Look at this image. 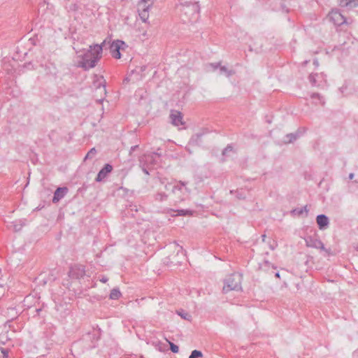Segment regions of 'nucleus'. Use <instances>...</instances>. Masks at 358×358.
Returning <instances> with one entry per match:
<instances>
[{
  "label": "nucleus",
  "mask_w": 358,
  "mask_h": 358,
  "mask_svg": "<svg viewBox=\"0 0 358 358\" xmlns=\"http://www.w3.org/2000/svg\"><path fill=\"white\" fill-rule=\"evenodd\" d=\"M67 192H68V188L66 187L57 188V189L55 190V192L54 193V196H53V199H52V202L54 203H57L62 198L64 197V196L66 195V194Z\"/></svg>",
  "instance_id": "obj_13"
},
{
  "label": "nucleus",
  "mask_w": 358,
  "mask_h": 358,
  "mask_svg": "<svg viewBox=\"0 0 358 358\" xmlns=\"http://www.w3.org/2000/svg\"><path fill=\"white\" fill-rule=\"evenodd\" d=\"M139 166L141 168L143 173H145L146 175H150L148 170L150 168L149 166L146 165L145 163H143V160H139Z\"/></svg>",
  "instance_id": "obj_26"
},
{
  "label": "nucleus",
  "mask_w": 358,
  "mask_h": 358,
  "mask_svg": "<svg viewBox=\"0 0 358 358\" xmlns=\"http://www.w3.org/2000/svg\"><path fill=\"white\" fill-rule=\"evenodd\" d=\"M340 6L349 9L358 7V0H340Z\"/></svg>",
  "instance_id": "obj_15"
},
{
  "label": "nucleus",
  "mask_w": 358,
  "mask_h": 358,
  "mask_svg": "<svg viewBox=\"0 0 358 358\" xmlns=\"http://www.w3.org/2000/svg\"><path fill=\"white\" fill-rule=\"evenodd\" d=\"M275 276L276 278H280V273H279V272H276V273H275Z\"/></svg>",
  "instance_id": "obj_42"
},
{
  "label": "nucleus",
  "mask_w": 358,
  "mask_h": 358,
  "mask_svg": "<svg viewBox=\"0 0 358 358\" xmlns=\"http://www.w3.org/2000/svg\"><path fill=\"white\" fill-rule=\"evenodd\" d=\"M203 357V353L200 350H194L192 351L189 358H201Z\"/></svg>",
  "instance_id": "obj_25"
},
{
  "label": "nucleus",
  "mask_w": 358,
  "mask_h": 358,
  "mask_svg": "<svg viewBox=\"0 0 358 358\" xmlns=\"http://www.w3.org/2000/svg\"><path fill=\"white\" fill-rule=\"evenodd\" d=\"M308 211H309V209L308 208V206L306 205L302 208H296L293 209L291 211V213L293 215H295L301 216L303 214V213H306L305 216L307 217Z\"/></svg>",
  "instance_id": "obj_18"
},
{
  "label": "nucleus",
  "mask_w": 358,
  "mask_h": 358,
  "mask_svg": "<svg viewBox=\"0 0 358 358\" xmlns=\"http://www.w3.org/2000/svg\"><path fill=\"white\" fill-rule=\"evenodd\" d=\"M55 279V277H54V278H49V280H54Z\"/></svg>",
  "instance_id": "obj_46"
},
{
  "label": "nucleus",
  "mask_w": 358,
  "mask_h": 358,
  "mask_svg": "<svg viewBox=\"0 0 358 358\" xmlns=\"http://www.w3.org/2000/svg\"><path fill=\"white\" fill-rule=\"evenodd\" d=\"M156 154L157 152L147 153L140 157L139 160H143V163L146 165H155L157 164Z\"/></svg>",
  "instance_id": "obj_12"
},
{
  "label": "nucleus",
  "mask_w": 358,
  "mask_h": 358,
  "mask_svg": "<svg viewBox=\"0 0 358 358\" xmlns=\"http://www.w3.org/2000/svg\"><path fill=\"white\" fill-rule=\"evenodd\" d=\"M210 66L213 68V70H216L218 68H220V62L217 63H211L210 64Z\"/></svg>",
  "instance_id": "obj_33"
},
{
  "label": "nucleus",
  "mask_w": 358,
  "mask_h": 358,
  "mask_svg": "<svg viewBox=\"0 0 358 358\" xmlns=\"http://www.w3.org/2000/svg\"><path fill=\"white\" fill-rule=\"evenodd\" d=\"M85 275L84 266L81 265H75L70 268L69 275L71 278L80 279Z\"/></svg>",
  "instance_id": "obj_7"
},
{
  "label": "nucleus",
  "mask_w": 358,
  "mask_h": 358,
  "mask_svg": "<svg viewBox=\"0 0 358 358\" xmlns=\"http://www.w3.org/2000/svg\"><path fill=\"white\" fill-rule=\"evenodd\" d=\"M101 80H103V83L100 82L97 84L96 85V88H99L101 86H102L103 87V90H105V80H103V76H101L100 78Z\"/></svg>",
  "instance_id": "obj_35"
},
{
  "label": "nucleus",
  "mask_w": 358,
  "mask_h": 358,
  "mask_svg": "<svg viewBox=\"0 0 358 358\" xmlns=\"http://www.w3.org/2000/svg\"><path fill=\"white\" fill-rule=\"evenodd\" d=\"M122 294L118 288H113L110 293V299L113 300L118 299Z\"/></svg>",
  "instance_id": "obj_23"
},
{
  "label": "nucleus",
  "mask_w": 358,
  "mask_h": 358,
  "mask_svg": "<svg viewBox=\"0 0 358 358\" xmlns=\"http://www.w3.org/2000/svg\"><path fill=\"white\" fill-rule=\"evenodd\" d=\"M97 82H99V80H96V82H94V85H95L96 86L97 85H96V83Z\"/></svg>",
  "instance_id": "obj_47"
},
{
  "label": "nucleus",
  "mask_w": 358,
  "mask_h": 358,
  "mask_svg": "<svg viewBox=\"0 0 358 358\" xmlns=\"http://www.w3.org/2000/svg\"><path fill=\"white\" fill-rule=\"evenodd\" d=\"M269 266H271L273 269H276V266L270 263L268 260H264V263L261 265V268L266 270Z\"/></svg>",
  "instance_id": "obj_27"
},
{
  "label": "nucleus",
  "mask_w": 358,
  "mask_h": 358,
  "mask_svg": "<svg viewBox=\"0 0 358 358\" xmlns=\"http://www.w3.org/2000/svg\"><path fill=\"white\" fill-rule=\"evenodd\" d=\"M323 76L319 73H310L308 76V80L312 86H319V80L322 78Z\"/></svg>",
  "instance_id": "obj_17"
},
{
  "label": "nucleus",
  "mask_w": 358,
  "mask_h": 358,
  "mask_svg": "<svg viewBox=\"0 0 358 358\" xmlns=\"http://www.w3.org/2000/svg\"><path fill=\"white\" fill-rule=\"evenodd\" d=\"M357 250H358V248H357Z\"/></svg>",
  "instance_id": "obj_49"
},
{
  "label": "nucleus",
  "mask_w": 358,
  "mask_h": 358,
  "mask_svg": "<svg viewBox=\"0 0 358 358\" xmlns=\"http://www.w3.org/2000/svg\"><path fill=\"white\" fill-rule=\"evenodd\" d=\"M151 6L145 4H138V13L141 20L143 22H147L149 18V9Z\"/></svg>",
  "instance_id": "obj_8"
},
{
  "label": "nucleus",
  "mask_w": 358,
  "mask_h": 358,
  "mask_svg": "<svg viewBox=\"0 0 358 358\" xmlns=\"http://www.w3.org/2000/svg\"><path fill=\"white\" fill-rule=\"evenodd\" d=\"M316 222L319 229L320 230H325L329 226V219L324 214L318 215L316 217Z\"/></svg>",
  "instance_id": "obj_9"
},
{
  "label": "nucleus",
  "mask_w": 358,
  "mask_h": 358,
  "mask_svg": "<svg viewBox=\"0 0 358 358\" xmlns=\"http://www.w3.org/2000/svg\"><path fill=\"white\" fill-rule=\"evenodd\" d=\"M313 64H314L315 66H317L319 65V62H318L317 59H315V60L313 61Z\"/></svg>",
  "instance_id": "obj_40"
},
{
  "label": "nucleus",
  "mask_w": 358,
  "mask_h": 358,
  "mask_svg": "<svg viewBox=\"0 0 358 358\" xmlns=\"http://www.w3.org/2000/svg\"><path fill=\"white\" fill-rule=\"evenodd\" d=\"M187 182L183 181H178L176 184L167 183L165 185V189H171L174 196L173 201L180 203L185 201L189 194L190 190L187 187Z\"/></svg>",
  "instance_id": "obj_2"
},
{
  "label": "nucleus",
  "mask_w": 358,
  "mask_h": 358,
  "mask_svg": "<svg viewBox=\"0 0 358 358\" xmlns=\"http://www.w3.org/2000/svg\"><path fill=\"white\" fill-rule=\"evenodd\" d=\"M306 245L308 248H313L324 250V245L323 243L317 238V231L313 230V236L307 235L304 237Z\"/></svg>",
  "instance_id": "obj_4"
},
{
  "label": "nucleus",
  "mask_w": 358,
  "mask_h": 358,
  "mask_svg": "<svg viewBox=\"0 0 358 358\" xmlns=\"http://www.w3.org/2000/svg\"><path fill=\"white\" fill-rule=\"evenodd\" d=\"M177 313L184 320H186L187 321L192 320V315H189L187 312L184 311L183 310H177Z\"/></svg>",
  "instance_id": "obj_24"
},
{
  "label": "nucleus",
  "mask_w": 358,
  "mask_h": 358,
  "mask_svg": "<svg viewBox=\"0 0 358 358\" xmlns=\"http://www.w3.org/2000/svg\"><path fill=\"white\" fill-rule=\"evenodd\" d=\"M126 43L121 40H116L113 41L110 45V52L111 55L115 59L121 58L120 50H123L124 47H126Z\"/></svg>",
  "instance_id": "obj_5"
},
{
  "label": "nucleus",
  "mask_w": 358,
  "mask_h": 358,
  "mask_svg": "<svg viewBox=\"0 0 358 358\" xmlns=\"http://www.w3.org/2000/svg\"><path fill=\"white\" fill-rule=\"evenodd\" d=\"M25 225V220H15L12 222V226L15 231H19Z\"/></svg>",
  "instance_id": "obj_19"
},
{
  "label": "nucleus",
  "mask_w": 358,
  "mask_h": 358,
  "mask_svg": "<svg viewBox=\"0 0 358 358\" xmlns=\"http://www.w3.org/2000/svg\"><path fill=\"white\" fill-rule=\"evenodd\" d=\"M159 148L157 149V151L156 152H157V154H156V157H160L162 156V153L159 152Z\"/></svg>",
  "instance_id": "obj_39"
},
{
  "label": "nucleus",
  "mask_w": 358,
  "mask_h": 358,
  "mask_svg": "<svg viewBox=\"0 0 358 358\" xmlns=\"http://www.w3.org/2000/svg\"><path fill=\"white\" fill-rule=\"evenodd\" d=\"M169 211L174 212V213L176 212L177 215H180V216H185V215H192V210H187V209H179V210L170 209Z\"/></svg>",
  "instance_id": "obj_21"
},
{
  "label": "nucleus",
  "mask_w": 358,
  "mask_h": 358,
  "mask_svg": "<svg viewBox=\"0 0 358 358\" xmlns=\"http://www.w3.org/2000/svg\"><path fill=\"white\" fill-rule=\"evenodd\" d=\"M310 96L312 99H318L322 105L324 104V101L323 100L322 96H321V95L320 94L313 93Z\"/></svg>",
  "instance_id": "obj_28"
},
{
  "label": "nucleus",
  "mask_w": 358,
  "mask_h": 358,
  "mask_svg": "<svg viewBox=\"0 0 358 358\" xmlns=\"http://www.w3.org/2000/svg\"><path fill=\"white\" fill-rule=\"evenodd\" d=\"M43 283H44V284H46V283H47V281H46V280H44Z\"/></svg>",
  "instance_id": "obj_48"
},
{
  "label": "nucleus",
  "mask_w": 358,
  "mask_h": 358,
  "mask_svg": "<svg viewBox=\"0 0 358 358\" xmlns=\"http://www.w3.org/2000/svg\"><path fill=\"white\" fill-rule=\"evenodd\" d=\"M138 148V145H134L131 147V149L129 150V154L131 155L132 152H134L136 148Z\"/></svg>",
  "instance_id": "obj_37"
},
{
  "label": "nucleus",
  "mask_w": 358,
  "mask_h": 358,
  "mask_svg": "<svg viewBox=\"0 0 358 358\" xmlns=\"http://www.w3.org/2000/svg\"><path fill=\"white\" fill-rule=\"evenodd\" d=\"M236 197L238 199H245V195L242 192L237 191L236 192Z\"/></svg>",
  "instance_id": "obj_32"
},
{
  "label": "nucleus",
  "mask_w": 358,
  "mask_h": 358,
  "mask_svg": "<svg viewBox=\"0 0 358 358\" xmlns=\"http://www.w3.org/2000/svg\"><path fill=\"white\" fill-rule=\"evenodd\" d=\"M170 343V350L173 353H178L179 352V348L177 345L174 344L173 343Z\"/></svg>",
  "instance_id": "obj_29"
},
{
  "label": "nucleus",
  "mask_w": 358,
  "mask_h": 358,
  "mask_svg": "<svg viewBox=\"0 0 358 358\" xmlns=\"http://www.w3.org/2000/svg\"><path fill=\"white\" fill-rule=\"evenodd\" d=\"M168 194H166V193L162 192H158L155 194L154 198L155 201L162 202L166 201L168 199Z\"/></svg>",
  "instance_id": "obj_20"
},
{
  "label": "nucleus",
  "mask_w": 358,
  "mask_h": 358,
  "mask_svg": "<svg viewBox=\"0 0 358 358\" xmlns=\"http://www.w3.org/2000/svg\"><path fill=\"white\" fill-rule=\"evenodd\" d=\"M220 73L224 74L227 77H230L235 74V71L234 70H229L224 66H221L220 68Z\"/></svg>",
  "instance_id": "obj_22"
},
{
  "label": "nucleus",
  "mask_w": 358,
  "mask_h": 358,
  "mask_svg": "<svg viewBox=\"0 0 358 358\" xmlns=\"http://www.w3.org/2000/svg\"><path fill=\"white\" fill-rule=\"evenodd\" d=\"M170 119L171 123L175 126H182L185 124L182 121V114L178 110L171 111Z\"/></svg>",
  "instance_id": "obj_10"
},
{
  "label": "nucleus",
  "mask_w": 358,
  "mask_h": 358,
  "mask_svg": "<svg viewBox=\"0 0 358 358\" xmlns=\"http://www.w3.org/2000/svg\"><path fill=\"white\" fill-rule=\"evenodd\" d=\"M277 245H278L277 243L275 241H273V243L269 244V248L271 250H273L275 249Z\"/></svg>",
  "instance_id": "obj_36"
},
{
  "label": "nucleus",
  "mask_w": 358,
  "mask_h": 358,
  "mask_svg": "<svg viewBox=\"0 0 358 358\" xmlns=\"http://www.w3.org/2000/svg\"><path fill=\"white\" fill-rule=\"evenodd\" d=\"M78 9V6L76 3H72L69 6V10L72 11H76Z\"/></svg>",
  "instance_id": "obj_34"
},
{
  "label": "nucleus",
  "mask_w": 358,
  "mask_h": 358,
  "mask_svg": "<svg viewBox=\"0 0 358 358\" xmlns=\"http://www.w3.org/2000/svg\"><path fill=\"white\" fill-rule=\"evenodd\" d=\"M107 280H108V278H103L101 280V282H107Z\"/></svg>",
  "instance_id": "obj_43"
},
{
  "label": "nucleus",
  "mask_w": 358,
  "mask_h": 358,
  "mask_svg": "<svg viewBox=\"0 0 358 358\" xmlns=\"http://www.w3.org/2000/svg\"><path fill=\"white\" fill-rule=\"evenodd\" d=\"M106 42L104 40L101 44L91 45L87 50L78 55L80 59L78 62V67L82 68L84 71L95 67L102 57L103 47Z\"/></svg>",
  "instance_id": "obj_1"
},
{
  "label": "nucleus",
  "mask_w": 358,
  "mask_h": 358,
  "mask_svg": "<svg viewBox=\"0 0 358 358\" xmlns=\"http://www.w3.org/2000/svg\"><path fill=\"white\" fill-rule=\"evenodd\" d=\"M180 252H181V253H182V254H183V249H182V247H180V249L178 250V253H177V254H178Z\"/></svg>",
  "instance_id": "obj_44"
},
{
  "label": "nucleus",
  "mask_w": 358,
  "mask_h": 358,
  "mask_svg": "<svg viewBox=\"0 0 358 358\" xmlns=\"http://www.w3.org/2000/svg\"><path fill=\"white\" fill-rule=\"evenodd\" d=\"M113 171V166L110 164H106L99 171L95 180L101 182L106 178L108 173Z\"/></svg>",
  "instance_id": "obj_11"
},
{
  "label": "nucleus",
  "mask_w": 358,
  "mask_h": 358,
  "mask_svg": "<svg viewBox=\"0 0 358 358\" xmlns=\"http://www.w3.org/2000/svg\"><path fill=\"white\" fill-rule=\"evenodd\" d=\"M354 173H350L349 174V179L352 180L353 178H354Z\"/></svg>",
  "instance_id": "obj_41"
},
{
  "label": "nucleus",
  "mask_w": 358,
  "mask_h": 358,
  "mask_svg": "<svg viewBox=\"0 0 358 358\" xmlns=\"http://www.w3.org/2000/svg\"><path fill=\"white\" fill-rule=\"evenodd\" d=\"M301 134V132H300L299 129H298V131H296L295 133L287 134L285 136V143H291L294 142L296 139H298L299 138Z\"/></svg>",
  "instance_id": "obj_16"
},
{
  "label": "nucleus",
  "mask_w": 358,
  "mask_h": 358,
  "mask_svg": "<svg viewBox=\"0 0 358 358\" xmlns=\"http://www.w3.org/2000/svg\"><path fill=\"white\" fill-rule=\"evenodd\" d=\"M233 151V147L231 145H227V146L222 150V155L226 156L228 152Z\"/></svg>",
  "instance_id": "obj_30"
},
{
  "label": "nucleus",
  "mask_w": 358,
  "mask_h": 358,
  "mask_svg": "<svg viewBox=\"0 0 358 358\" xmlns=\"http://www.w3.org/2000/svg\"><path fill=\"white\" fill-rule=\"evenodd\" d=\"M330 20L336 25L341 26L344 24H348L347 19L338 10H332L329 14Z\"/></svg>",
  "instance_id": "obj_6"
},
{
  "label": "nucleus",
  "mask_w": 358,
  "mask_h": 358,
  "mask_svg": "<svg viewBox=\"0 0 358 358\" xmlns=\"http://www.w3.org/2000/svg\"><path fill=\"white\" fill-rule=\"evenodd\" d=\"M182 11L185 14L192 13V15H198L199 13V6L197 2L189 3V5L183 7Z\"/></svg>",
  "instance_id": "obj_14"
},
{
  "label": "nucleus",
  "mask_w": 358,
  "mask_h": 358,
  "mask_svg": "<svg viewBox=\"0 0 358 358\" xmlns=\"http://www.w3.org/2000/svg\"><path fill=\"white\" fill-rule=\"evenodd\" d=\"M148 0H141L140 2L138 3L139 4H145L146 5V3Z\"/></svg>",
  "instance_id": "obj_38"
},
{
  "label": "nucleus",
  "mask_w": 358,
  "mask_h": 358,
  "mask_svg": "<svg viewBox=\"0 0 358 358\" xmlns=\"http://www.w3.org/2000/svg\"><path fill=\"white\" fill-rule=\"evenodd\" d=\"M242 275L239 273H232L228 275L224 280L222 288L223 293L226 294L230 291H238L241 289Z\"/></svg>",
  "instance_id": "obj_3"
},
{
  "label": "nucleus",
  "mask_w": 358,
  "mask_h": 358,
  "mask_svg": "<svg viewBox=\"0 0 358 358\" xmlns=\"http://www.w3.org/2000/svg\"><path fill=\"white\" fill-rule=\"evenodd\" d=\"M96 149L94 148H92L86 155L85 159L92 157V156H94L96 154Z\"/></svg>",
  "instance_id": "obj_31"
},
{
  "label": "nucleus",
  "mask_w": 358,
  "mask_h": 358,
  "mask_svg": "<svg viewBox=\"0 0 358 358\" xmlns=\"http://www.w3.org/2000/svg\"><path fill=\"white\" fill-rule=\"evenodd\" d=\"M262 241H265L266 235H265V234L262 235Z\"/></svg>",
  "instance_id": "obj_45"
}]
</instances>
